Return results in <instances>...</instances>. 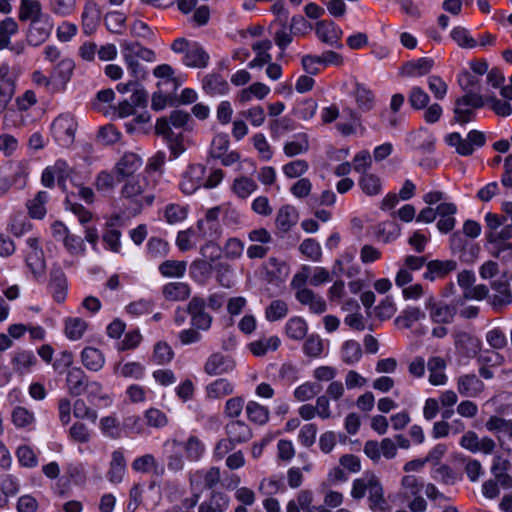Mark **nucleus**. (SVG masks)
Segmentation results:
<instances>
[{
	"label": "nucleus",
	"instance_id": "obj_1",
	"mask_svg": "<svg viewBox=\"0 0 512 512\" xmlns=\"http://www.w3.org/2000/svg\"><path fill=\"white\" fill-rule=\"evenodd\" d=\"M154 188L155 181L150 179L147 171H145L125 180L121 188V196L132 205L133 212L137 214L144 206L153 203L155 198Z\"/></svg>",
	"mask_w": 512,
	"mask_h": 512
},
{
	"label": "nucleus",
	"instance_id": "obj_2",
	"mask_svg": "<svg viewBox=\"0 0 512 512\" xmlns=\"http://www.w3.org/2000/svg\"><path fill=\"white\" fill-rule=\"evenodd\" d=\"M368 493V505L372 512L383 510L389 506L384 495V488L374 473H366L361 478L353 480L351 497L359 501Z\"/></svg>",
	"mask_w": 512,
	"mask_h": 512
},
{
	"label": "nucleus",
	"instance_id": "obj_3",
	"mask_svg": "<svg viewBox=\"0 0 512 512\" xmlns=\"http://www.w3.org/2000/svg\"><path fill=\"white\" fill-rule=\"evenodd\" d=\"M121 48L123 59L131 76L137 80L144 79L147 71L141 62L153 63L156 60V53L136 41H123Z\"/></svg>",
	"mask_w": 512,
	"mask_h": 512
},
{
	"label": "nucleus",
	"instance_id": "obj_4",
	"mask_svg": "<svg viewBox=\"0 0 512 512\" xmlns=\"http://www.w3.org/2000/svg\"><path fill=\"white\" fill-rule=\"evenodd\" d=\"M311 274V267L302 265L300 270L293 276L291 287L296 290V299L304 306H307L311 313L322 314L326 311L325 300L313 290L306 287Z\"/></svg>",
	"mask_w": 512,
	"mask_h": 512
},
{
	"label": "nucleus",
	"instance_id": "obj_5",
	"mask_svg": "<svg viewBox=\"0 0 512 512\" xmlns=\"http://www.w3.org/2000/svg\"><path fill=\"white\" fill-rule=\"evenodd\" d=\"M19 70L7 63L0 65V114L5 112L12 101L17 88Z\"/></svg>",
	"mask_w": 512,
	"mask_h": 512
},
{
	"label": "nucleus",
	"instance_id": "obj_6",
	"mask_svg": "<svg viewBox=\"0 0 512 512\" xmlns=\"http://www.w3.org/2000/svg\"><path fill=\"white\" fill-rule=\"evenodd\" d=\"M485 101L480 94H465L455 102L454 120L459 124L470 122L475 114V109L483 107Z\"/></svg>",
	"mask_w": 512,
	"mask_h": 512
},
{
	"label": "nucleus",
	"instance_id": "obj_7",
	"mask_svg": "<svg viewBox=\"0 0 512 512\" xmlns=\"http://www.w3.org/2000/svg\"><path fill=\"white\" fill-rule=\"evenodd\" d=\"M52 133L55 140L62 146H69L74 142L77 122L70 114L59 115L52 123Z\"/></svg>",
	"mask_w": 512,
	"mask_h": 512
},
{
	"label": "nucleus",
	"instance_id": "obj_8",
	"mask_svg": "<svg viewBox=\"0 0 512 512\" xmlns=\"http://www.w3.org/2000/svg\"><path fill=\"white\" fill-rule=\"evenodd\" d=\"M205 307L206 301L201 297H193L186 307L192 327L201 331L209 330L213 321V317L205 311Z\"/></svg>",
	"mask_w": 512,
	"mask_h": 512
},
{
	"label": "nucleus",
	"instance_id": "obj_9",
	"mask_svg": "<svg viewBox=\"0 0 512 512\" xmlns=\"http://www.w3.org/2000/svg\"><path fill=\"white\" fill-rule=\"evenodd\" d=\"M453 338L457 352L466 358H474L481 350L480 339L467 331L458 330Z\"/></svg>",
	"mask_w": 512,
	"mask_h": 512
},
{
	"label": "nucleus",
	"instance_id": "obj_10",
	"mask_svg": "<svg viewBox=\"0 0 512 512\" xmlns=\"http://www.w3.org/2000/svg\"><path fill=\"white\" fill-rule=\"evenodd\" d=\"M26 264L34 277H38L44 274L46 269V262L43 250L39 247L37 238H29L26 241Z\"/></svg>",
	"mask_w": 512,
	"mask_h": 512
},
{
	"label": "nucleus",
	"instance_id": "obj_11",
	"mask_svg": "<svg viewBox=\"0 0 512 512\" xmlns=\"http://www.w3.org/2000/svg\"><path fill=\"white\" fill-rule=\"evenodd\" d=\"M460 446L472 453L482 452L488 455L493 453L496 443L490 437L479 438L474 431H467L460 439Z\"/></svg>",
	"mask_w": 512,
	"mask_h": 512
},
{
	"label": "nucleus",
	"instance_id": "obj_12",
	"mask_svg": "<svg viewBox=\"0 0 512 512\" xmlns=\"http://www.w3.org/2000/svg\"><path fill=\"white\" fill-rule=\"evenodd\" d=\"M235 367L234 361L220 352L212 353L204 364V371L210 376L229 373Z\"/></svg>",
	"mask_w": 512,
	"mask_h": 512
},
{
	"label": "nucleus",
	"instance_id": "obj_13",
	"mask_svg": "<svg viewBox=\"0 0 512 512\" xmlns=\"http://www.w3.org/2000/svg\"><path fill=\"white\" fill-rule=\"evenodd\" d=\"M450 244L453 251L461 252L460 257L467 263H473L480 252V247L476 244L468 243L460 232H454L451 235Z\"/></svg>",
	"mask_w": 512,
	"mask_h": 512
},
{
	"label": "nucleus",
	"instance_id": "obj_14",
	"mask_svg": "<svg viewBox=\"0 0 512 512\" xmlns=\"http://www.w3.org/2000/svg\"><path fill=\"white\" fill-rule=\"evenodd\" d=\"M205 168L202 165H192L184 173L180 189L185 195L193 194L202 183Z\"/></svg>",
	"mask_w": 512,
	"mask_h": 512
},
{
	"label": "nucleus",
	"instance_id": "obj_15",
	"mask_svg": "<svg viewBox=\"0 0 512 512\" xmlns=\"http://www.w3.org/2000/svg\"><path fill=\"white\" fill-rule=\"evenodd\" d=\"M485 385L475 374L461 375L457 379V390L465 397H477L484 391Z\"/></svg>",
	"mask_w": 512,
	"mask_h": 512
},
{
	"label": "nucleus",
	"instance_id": "obj_16",
	"mask_svg": "<svg viewBox=\"0 0 512 512\" xmlns=\"http://www.w3.org/2000/svg\"><path fill=\"white\" fill-rule=\"evenodd\" d=\"M456 212L457 207L451 202H443L437 206V216L440 217L437 228L440 232L449 233L454 229L456 224L454 215Z\"/></svg>",
	"mask_w": 512,
	"mask_h": 512
},
{
	"label": "nucleus",
	"instance_id": "obj_17",
	"mask_svg": "<svg viewBox=\"0 0 512 512\" xmlns=\"http://www.w3.org/2000/svg\"><path fill=\"white\" fill-rule=\"evenodd\" d=\"M142 166L141 158L132 152L125 153L115 166V171L120 178L135 177L134 173Z\"/></svg>",
	"mask_w": 512,
	"mask_h": 512
},
{
	"label": "nucleus",
	"instance_id": "obj_18",
	"mask_svg": "<svg viewBox=\"0 0 512 512\" xmlns=\"http://www.w3.org/2000/svg\"><path fill=\"white\" fill-rule=\"evenodd\" d=\"M49 288L57 302L61 303L65 300L67 280L64 271L60 267H53L51 269Z\"/></svg>",
	"mask_w": 512,
	"mask_h": 512
},
{
	"label": "nucleus",
	"instance_id": "obj_19",
	"mask_svg": "<svg viewBox=\"0 0 512 512\" xmlns=\"http://www.w3.org/2000/svg\"><path fill=\"white\" fill-rule=\"evenodd\" d=\"M446 361L440 356L431 357L428 360L429 382L433 386L445 385L448 377L445 374Z\"/></svg>",
	"mask_w": 512,
	"mask_h": 512
},
{
	"label": "nucleus",
	"instance_id": "obj_20",
	"mask_svg": "<svg viewBox=\"0 0 512 512\" xmlns=\"http://www.w3.org/2000/svg\"><path fill=\"white\" fill-rule=\"evenodd\" d=\"M433 65V59L422 57L417 60L406 62L402 66L400 74L407 77L424 76L431 71Z\"/></svg>",
	"mask_w": 512,
	"mask_h": 512
},
{
	"label": "nucleus",
	"instance_id": "obj_21",
	"mask_svg": "<svg viewBox=\"0 0 512 512\" xmlns=\"http://www.w3.org/2000/svg\"><path fill=\"white\" fill-rule=\"evenodd\" d=\"M74 70V62L71 59L61 60L54 69L52 79L56 84L58 92L66 89Z\"/></svg>",
	"mask_w": 512,
	"mask_h": 512
},
{
	"label": "nucleus",
	"instance_id": "obj_22",
	"mask_svg": "<svg viewBox=\"0 0 512 512\" xmlns=\"http://www.w3.org/2000/svg\"><path fill=\"white\" fill-rule=\"evenodd\" d=\"M66 382L69 393L79 396L84 393L88 378L80 367H71L67 373Z\"/></svg>",
	"mask_w": 512,
	"mask_h": 512
},
{
	"label": "nucleus",
	"instance_id": "obj_23",
	"mask_svg": "<svg viewBox=\"0 0 512 512\" xmlns=\"http://www.w3.org/2000/svg\"><path fill=\"white\" fill-rule=\"evenodd\" d=\"M316 34L323 43L336 45L341 38L342 31L333 22L319 21L316 24Z\"/></svg>",
	"mask_w": 512,
	"mask_h": 512
},
{
	"label": "nucleus",
	"instance_id": "obj_24",
	"mask_svg": "<svg viewBox=\"0 0 512 512\" xmlns=\"http://www.w3.org/2000/svg\"><path fill=\"white\" fill-rule=\"evenodd\" d=\"M354 99L358 110L361 112L371 111L376 104V97L374 92L362 84H356L353 92Z\"/></svg>",
	"mask_w": 512,
	"mask_h": 512
},
{
	"label": "nucleus",
	"instance_id": "obj_25",
	"mask_svg": "<svg viewBox=\"0 0 512 512\" xmlns=\"http://www.w3.org/2000/svg\"><path fill=\"white\" fill-rule=\"evenodd\" d=\"M81 362L89 371L98 372L105 364V357L99 349L85 347L81 352Z\"/></svg>",
	"mask_w": 512,
	"mask_h": 512
},
{
	"label": "nucleus",
	"instance_id": "obj_26",
	"mask_svg": "<svg viewBox=\"0 0 512 512\" xmlns=\"http://www.w3.org/2000/svg\"><path fill=\"white\" fill-rule=\"evenodd\" d=\"M42 16V6L38 0H20L18 17L20 21L38 23Z\"/></svg>",
	"mask_w": 512,
	"mask_h": 512
},
{
	"label": "nucleus",
	"instance_id": "obj_27",
	"mask_svg": "<svg viewBox=\"0 0 512 512\" xmlns=\"http://www.w3.org/2000/svg\"><path fill=\"white\" fill-rule=\"evenodd\" d=\"M456 268L457 263L454 260H433L427 264V271L423 276L425 279L433 281L436 277H443Z\"/></svg>",
	"mask_w": 512,
	"mask_h": 512
},
{
	"label": "nucleus",
	"instance_id": "obj_28",
	"mask_svg": "<svg viewBox=\"0 0 512 512\" xmlns=\"http://www.w3.org/2000/svg\"><path fill=\"white\" fill-rule=\"evenodd\" d=\"M208 60L209 55L195 42L191 44V47L184 56L185 65L192 68H204L207 66Z\"/></svg>",
	"mask_w": 512,
	"mask_h": 512
},
{
	"label": "nucleus",
	"instance_id": "obj_29",
	"mask_svg": "<svg viewBox=\"0 0 512 512\" xmlns=\"http://www.w3.org/2000/svg\"><path fill=\"white\" fill-rule=\"evenodd\" d=\"M163 296L167 301H184L189 298L191 289L184 282H170L163 287Z\"/></svg>",
	"mask_w": 512,
	"mask_h": 512
},
{
	"label": "nucleus",
	"instance_id": "obj_30",
	"mask_svg": "<svg viewBox=\"0 0 512 512\" xmlns=\"http://www.w3.org/2000/svg\"><path fill=\"white\" fill-rule=\"evenodd\" d=\"M126 470V460L124 454L120 450L112 453L109 471L107 473L108 479L112 483H120L123 480Z\"/></svg>",
	"mask_w": 512,
	"mask_h": 512
},
{
	"label": "nucleus",
	"instance_id": "obj_31",
	"mask_svg": "<svg viewBox=\"0 0 512 512\" xmlns=\"http://www.w3.org/2000/svg\"><path fill=\"white\" fill-rule=\"evenodd\" d=\"M225 430L228 438L234 443L246 442L252 436L250 428L239 420L228 423Z\"/></svg>",
	"mask_w": 512,
	"mask_h": 512
},
{
	"label": "nucleus",
	"instance_id": "obj_32",
	"mask_svg": "<svg viewBox=\"0 0 512 512\" xmlns=\"http://www.w3.org/2000/svg\"><path fill=\"white\" fill-rule=\"evenodd\" d=\"M132 468L140 473H153L156 475L163 473V467L152 454H145L136 458L132 463Z\"/></svg>",
	"mask_w": 512,
	"mask_h": 512
},
{
	"label": "nucleus",
	"instance_id": "obj_33",
	"mask_svg": "<svg viewBox=\"0 0 512 512\" xmlns=\"http://www.w3.org/2000/svg\"><path fill=\"white\" fill-rule=\"evenodd\" d=\"M13 370L19 374H24L30 370L36 363V357L33 352L28 350H18L12 357Z\"/></svg>",
	"mask_w": 512,
	"mask_h": 512
},
{
	"label": "nucleus",
	"instance_id": "obj_34",
	"mask_svg": "<svg viewBox=\"0 0 512 512\" xmlns=\"http://www.w3.org/2000/svg\"><path fill=\"white\" fill-rule=\"evenodd\" d=\"M229 505V497L221 492H214L211 497L201 503L198 512H224Z\"/></svg>",
	"mask_w": 512,
	"mask_h": 512
},
{
	"label": "nucleus",
	"instance_id": "obj_35",
	"mask_svg": "<svg viewBox=\"0 0 512 512\" xmlns=\"http://www.w3.org/2000/svg\"><path fill=\"white\" fill-rule=\"evenodd\" d=\"M155 131L157 134L164 136L170 142V147L175 155L184 150L183 146L178 141V136H174L167 118H160L157 120Z\"/></svg>",
	"mask_w": 512,
	"mask_h": 512
},
{
	"label": "nucleus",
	"instance_id": "obj_36",
	"mask_svg": "<svg viewBox=\"0 0 512 512\" xmlns=\"http://www.w3.org/2000/svg\"><path fill=\"white\" fill-rule=\"evenodd\" d=\"M297 222V214L292 206L281 207L276 216V227L282 232H288Z\"/></svg>",
	"mask_w": 512,
	"mask_h": 512
},
{
	"label": "nucleus",
	"instance_id": "obj_37",
	"mask_svg": "<svg viewBox=\"0 0 512 512\" xmlns=\"http://www.w3.org/2000/svg\"><path fill=\"white\" fill-rule=\"evenodd\" d=\"M280 345V339L277 336L261 338L248 345L250 352L257 357H262L269 351H275Z\"/></svg>",
	"mask_w": 512,
	"mask_h": 512
},
{
	"label": "nucleus",
	"instance_id": "obj_38",
	"mask_svg": "<svg viewBox=\"0 0 512 512\" xmlns=\"http://www.w3.org/2000/svg\"><path fill=\"white\" fill-rule=\"evenodd\" d=\"M203 89L210 95L225 94L228 91V83L219 74H209L203 78Z\"/></svg>",
	"mask_w": 512,
	"mask_h": 512
},
{
	"label": "nucleus",
	"instance_id": "obj_39",
	"mask_svg": "<svg viewBox=\"0 0 512 512\" xmlns=\"http://www.w3.org/2000/svg\"><path fill=\"white\" fill-rule=\"evenodd\" d=\"M492 289L495 291L492 299L494 307H502L512 302V293L506 281H494Z\"/></svg>",
	"mask_w": 512,
	"mask_h": 512
},
{
	"label": "nucleus",
	"instance_id": "obj_40",
	"mask_svg": "<svg viewBox=\"0 0 512 512\" xmlns=\"http://www.w3.org/2000/svg\"><path fill=\"white\" fill-rule=\"evenodd\" d=\"M362 357V349L360 344L355 340H347L341 347V359L347 365H353L360 361Z\"/></svg>",
	"mask_w": 512,
	"mask_h": 512
},
{
	"label": "nucleus",
	"instance_id": "obj_41",
	"mask_svg": "<svg viewBox=\"0 0 512 512\" xmlns=\"http://www.w3.org/2000/svg\"><path fill=\"white\" fill-rule=\"evenodd\" d=\"M233 385L224 378H220L207 386V395L212 399H219L233 393Z\"/></svg>",
	"mask_w": 512,
	"mask_h": 512
},
{
	"label": "nucleus",
	"instance_id": "obj_42",
	"mask_svg": "<svg viewBox=\"0 0 512 512\" xmlns=\"http://www.w3.org/2000/svg\"><path fill=\"white\" fill-rule=\"evenodd\" d=\"M286 334L293 340H302L307 334V324L301 317H292L286 323Z\"/></svg>",
	"mask_w": 512,
	"mask_h": 512
},
{
	"label": "nucleus",
	"instance_id": "obj_43",
	"mask_svg": "<svg viewBox=\"0 0 512 512\" xmlns=\"http://www.w3.org/2000/svg\"><path fill=\"white\" fill-rule=\"evenodd\" d=\"M222 230L219 223H209L204 220L197 222V235L203 240H215L221 236Z\"/></svg>",
	"mask_w": 512,
	"mask_h": 512
},
{
	"label": "nucleus",
	"instance_id": "obj_44",
	"mask_svg": "<svg viewBox=\"0 0 512 512\" xmlns=\"http://www.w3.org/2000/svg\"><path fill=\"white\" fill-rule=\"evenodd\" d=\"M257 189L256 182L249 177L236 178L232 185L233 192L240 198H247Z\"/></svg>",
	"mask_w": 512,
	"mask_h": 512
},
{
	"label": "nucleus",
	"instance_id": "obj_45",
	"mask_svg": "<svg viewBox=\"0 0 512 512\" xmlns=\"http://www.w3.org/2000/svg\"><path fill=\"white\" fill-rule=\"evenodd\" d=\"M173 444L178 446L182 445L185 450L187 458L191 460H198L204 452L203 444L195 436L189 437V439L184 443H180L177 440H173Z\"/></svg>",
	"mask_w": 512,
	"mask_h": 512
},
{
	"label": "nucleus",
	"instance_id": "obj_46",
	"mask_svg": "<svg viewBox=\"0 0 512 512\" xmlns=\"http://www.w3.org/2000/svg\"><path fill=\"white\" fill-rule=\"evenodd\" d=\"M359 186L366 195L374 196L380 193L382 184L376 175L364 173L359 179Z\"/></svg>",
	"mask_w": 512,
	"mask_h": 512
},
{
	"label": "nucleus",
	"instance_id": "obj_47",
	"mask_svg": "<svg viewBox=\"0 0 512 512\" xmlns=\"http://www.w3.org/2000/svg\"><path fill=\"white\" fill-rule=\"evenodd\" d=\"M246 413L250 421L259 425L265 424L269 419V410L254 401L247 404Z\"/></svg>",
	"mask_w": 512,
	"mask_h": 512
},
{
	"label": "nucleus",
	"instance_id": "obj_48",
	"mask_svg": "<svg viewBox=\"0 0 512 512\" xmlns=\"http://www.w3.org/2000/svg\"><path fill=\"white\" fill-rule=\"evenodd\" d=\"M455 308L446 304H437L431 307L430 317L436 323H449L455 316Z\"/></svg>",
	"mask_w": 512,
	"mask_h": 512
},
{
	"label": "nucleus",
	"instance_id": "obj_49",
	"mask_svg": "<svg viewBox=\"0 0 512 512\" xmlns=\"http://www.w3.org/2000/svg\"><path fill=\"white\" fill-rule=\"evenodd\" d=\"M87 329V323L81 318H68L65 322V334L71 340L80 339Z\"/></svg>",
	"mask_w": 512,
	"mask_h": 512
},
{
	"label": "nucleus",
	"instance_id": "obj_50",
	"mask_svg": "<svg viewBox=\"0 0 512 512\" xmlns=\"http://www.w3.org/2000/svg\"><path fill=\"white\" fill-rule=\"evenodd\" d=\"M446 142L450 146L455 147L457 153L463 156L471 155L474 151V148L471 146L468 138H462L457 132L449 134L446 137Z\"/></svg>",
	"mask_w": 512,
	"mask_h": 512
},
{
	"label": "nucleus",
	"instance_id": "obj_51",
	"mask_svg": "<svg viewBox=\"0 0 512 512\" xmlns=\"http://www.w3.org/2000/svg\"><path fill=\"white\" fill-rule=\"evenodd\" d=\"M299 251L302 255L314 262H318L322 258L321 246L316 240L312 238L305 239L299 245Z\"/></svg>",
	"mask_w": 512,
	"mask_h": 512
},
{
	"label": "nucleus",
	"instance_id": "obj_52",
	"mask_svg": "<svg viewBox=\"0 0 512 512\" xmlns=\"http://www.w3.org/2000/svg\"><path fill=\"white\" fill-rule=\"evenodd\" d=\"M12 422L18 428H24L34 423V413L25 407L17 406L11 414Z\"/></svg>",
	"mask_w": 512,
	"mask_h": 512
},
{
	"label": "nucleus",
	"instance_id": "obj_53",
	"mask_svg": "<svg viewBox=\"0 0 512 512\" xmlns=\"http://www.w3.org/2000/svg\"><path fill=\"white\" fill-rule=\"evenodd\" d=\"M485 427L490 432H503L512 438V420L491 416L485 423Z\"/></svg>",
	"mask_w": 512,
	"mask_h": 512
},
{
	"label": "nucleus",
	"instance_id": "obj_54",
	"mask_svg": "<svg viewBox=\"0 0 512 512\" xmlns=\"http://www.w3.org/2000/svg\"><path fill=\"white\" fill-rule=\"evenodd\" d=\"M31 80L36 87L44 89L47 93H58L56 84L53 81L52 76L45 75L41 70H35L34 72H32Z\"/></svg>",
	"mask_w": 512,
	"mask_h": 512
},
{
	"label": "nucleus",
	"instance_id": "obj_55",
	"mask_svg": "<svg viewBox=\"0 0 512 512\" xmlns=\"http://www.w3.org/2000/svg\"><path fill=\"white\" fill-rule=\"evenodd\" d=\"M268 274L273 279H284L289 274L288 265L278 258L270 257L266 263Z\"/></svg>",
	"mask_w": 512,
	"mask_h": 512
},
{
	"label": "nucleus",
	"instance_id": "obj_56",
	"mask_svg": "<svg viewBox=\"0 0 512 512\" xmlns=\"http://www.w3.org/2000/svg\"><path fill=\"white\" fill-rule=\"evenodd\" d=\"M47 198V193L44 191H40L33 200H30L28 202L27 207L31 217L41 219L45 215V203L47 201Z\"/></svg>",
	"mask_w": 512,
	"mask_h": 512
},
{
	"label": "nucleus",
	"instance_id": "obj_57",
	"mask_svg": "<svg viewBox=\"0 0 512 512\" xmlns=\"http://www.w3.org/2000/svg\"><path fill=\"white\" fill-rule=\"evenodd\" d=\"M115 373L125 378L139 379L144 373V367L138 362H127L117 365Z\"/></svg>",
	"mask_w": 512,
	"mask_h": 512
},
{
	"label": "nucleus",
	"instance_id": "obj_58",
	"mask_svg": "<svg viewBox=\"0 0 512 512\" xmlns=\"http://www.w3.org/2000/svg\"><path fill=\"white\" fill-rule=\"evenodd\" d=\"M425 314L418 307H410L403 311L395 320L396 324L402 325L404 328H410L413 323L424 318Z\"/></svg>",
	"mask_w": 512,
	"mask_h": 512
},
{
	"label": "nucleus",
	"instance_id": "obj_59",
	"mask_svg": "<svg viewBox=\"0 0 512 512\" xmlns=\"http://www.w3.org/2000/svg\"><path fill=\"white\" fill-rule=\"evenodd\" d=\"M159 270L166 277H181L186 271V262L167 260L159 266Z\"/></svg>",
	"mask_w": 512,
	"mask_h": 512
},
{
	"label": "nucleus",
	"instance_id": "obj_60",
	"mask_svg": "<svg viewBox=\"0 0 512 512\" xmlns=\"http://www.w3.org/2000/svg\"><path fill=\"white\" fill-rule=\"evenodd\" d=\"M288 313V305L283 300H274L265 310L268 321L274 322L284 318Z\"/></svg>",
	"mask_w": 512,
	"mask_h": 512
},
{
	"label": "nucleus",
	"instance_id": "obj_61",
	"mask_svg": "<svg viewBox=\"0 0 512 512\" xmlns=\"http://www.w3.org/2000/svg\"><path fill=\"white\" fill-rule=\"evenodd\" d=\"M244 243L236 237L228 238L223 246L224 256L227 259L235 260L242 256Z\"/></svg>",
	"mask_w": 512,
	"mask_h": 512
},
{
	"label": "nucleus",
	"instance_id": "obj_62",
	"mask_svg": "<svg viewBox=\"0 0 512 512\" xmlns=\"http://www.w3.org/2000/svg\"><path fill=\"white\" fill-rule=\"evenodd\" d=\"M458 82L466 94H479L480 80L478 76L471 72L464 71L460 74Z\"/></svg>",
	"mask_w": 512,
	"mask_h": 512
},
{
	"label": "nucleus",
	"instance_id": "obj_63",
	"mask_svg": "<svg viewBox=\"0 0 512 512\" xmlns=\"http://www.w3.org/2000/svg\"><path fill=\"white\" fill-rule=\"evenodd\" d=\"M174 356L172 348L166 342H158L153 351V361L163 365L169 363Z\"/></svg>",
	"mask_w": 512,
	"mask_h": 512
},
{
	"label": "nucleus",
	"instance_id": "obj_64",
	"mask_svg": "<svg viewBox=\"0 0 512 512\" xmlns=\"http://www.w3.org/2000/svg\"><path fill=\"white\" fill-rule=\"evenodd\" d=\"M320 387L312 382H305L298 386L294 391V397L301 402L314 398L319 392Z\"/></svg>",
	"mask_w": 512,
	"mask_h": 512
}]
</instances>
